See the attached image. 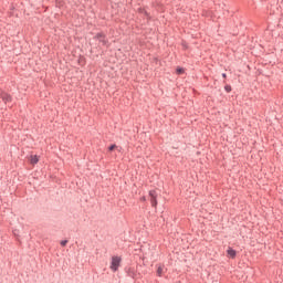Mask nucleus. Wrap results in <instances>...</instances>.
Here are the masks:
<instances>
[{"label":"nucleus","mask_w":283,"mask_h":283,"mask_svg":"<svg viewBox=\"0 0 283 283\" xmlns=\"http://www.w3.org/2000/svg\"><path fill=\"white\" fill-rule=\"evenodd\" d=\"M120 256H113L111 262V269L116 272L118 271V266H120Z\"/></svg>","instance_id":"f257e3e1"},{"label":"nucleus","mask_w":283,"mask_h":283,"mask_svg":"<svg viewBox=\"0 0 283 283\" xmlns=\"http://www.w3.org/2000/svg\"><path fill=\"white\" fill-rule=\"evenodd\" d=\"M149 197H150V202L153 207H158V201L156 200V198H158V193L156 192V190H151L149 192Z\"/></svg>","instance_id":"f03ea898"},{"label":"nucleus","mask_w":283,"mask_h":283,"mask_svg":"<svg viewBox=\"0 0 283 283\" xmlns=\"http://www.w3.org/2000/svg\"><path fill=\"white\" fill-rule=\"evenodd\" d=\"M29 160H30L31 165H36L39 163V160H40V157L36 156V155H31L29 157Z\"/></svg>","instance_id":"7ed1b4c3"},{"label":"nucleus","mask_w":283,"mask_h":283,"mask_svg":"<svg viewBox=\"0 0 283 283\" xmlns=\"http://www.w3.org/2000/svg\"><path fill=\"white\" fill-rule=\"evenodd\" d=\"M163 273H165V265H157V275L158 277H163Z\"/></svg>","instance_id":"20e7f679"},{"label":"nucleus","mask_w":283,"mask_h":283,"mask_svg":"<svg viewBox=\"0 0 283 283\" xmlns=\"http://www.w3.org/2000/svg\"><path fill=\"white\" fill-rule=\"evenodd\" d=\"M1 98L4 103H10V101H12V96H10L8 93H3Z\"/></svg>","instance_id":"39448f33"},{"label":"nucleus","mask_w":283,"mask_h":283,"mask_svg":"<svg viewBox=\"0 0 283 283\" xmlns=\"http://www.w3.org/2000/svg\"><path fill=\"white\" fill-rule=\"evenodd\" d=\"M227 253L229 258H232V259L235 258V250L230 248L228 249Z\"/></svg>","instance_id":"423d86ee"},{"label":"nucleus","mask_w":283,"mask_h":283,"mask_svg":"<svg viewBox=\"0 0 283 283\" xmlns=\"http://www.w3.org/2000/svg\"><path fill=\"white\" fill-rule=\"evenodd\" d=\"M96 39H98V41L103 42V44H105V36L103 34H98L96 36Z\"/></svg>","instance_id":"0eeeda50"},{"label":"nucleus","mask_w":283,"mask_h":283,"mask_svg":"<svg viewBox=\"0 0 283 283\" xmlns=\"http://www.w3.org/2000/svg\"><path fill=\"white\" fill-rule=\"evenodd\" d=\"M176 73H177V74H185V69L178 67V69L176 70Z\"/></svg>","instance_id":"6e6552de"},{"label":"nucleus","mask_w":283,"mask_h":283,"mask_svg":"<svg viewBox=\"0 0 283 283\" xmlns=\"http://www.w3.org/2000/svg\"><path fill=\"white\" fill-rule=\"evenodd\" d=\"M61 247H65L67 244V240H63L60 242Z\"/></svg>","instance_id":"1a4fd4ad"},{"label":"nucleus","mask_w":283,"mask_h":283,"mask_svg":"<svg viewBox=\"0 0 283 283\" xmlns=\"http://www.w3.org/2000/svg\"><path fill=\"white\" fill-rule=\"evenodd\" d=\"M116 145H112L108 149H109V151H114V149H116Z\"/></svg>","instance_id":"9d476101"},{"label":"nucleus","mask_w":283,"mask_h":283,"mask_svg":"<svg viewBox=\"0 0 283 283\" xmlns=\"http://www.w3.org/2000/svg\"><path fill=\"white\" fill-rule=\"evenodd\" d=\"M224 90H226V92H231V86L228 85V86L224 87Z\"/></svg>","instance_id":"9b49d317"},{"label":"nucleus","mask_w":283,"mask_h":283,"mask_svg":"<svg viewBox=\"0 0 283 283\" xmlns=\"http://www.w3.org/2000/svg\"><path fill=\"white\" fill-rule=\"evenodd\" d=\"M222 76H223V78H227V73H223Z\"/></svg>","instance_id":"f8f14e48"}]
</instances>
